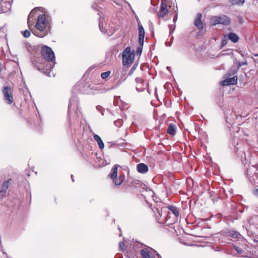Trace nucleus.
<instances>
[{"instance_id": "3", "label": "nucleus", "mask_w": 258, "mask_h": 258, "mask_svg": "<svg viewBox=\"0 0 258 258\" xmlns=\"http://www.w3.org/2000/svg\"><path fill=\"white\" fill-rule=\"evenodd\" d=\"M135 52H131L130 47H127L122 52V64L127 65L132 64L134 60Z\"/></svg>"}, {"instance_id": "18", "label": "nucleus", "mask_w": 258, "mask_h": 258, "mask_svg": "<svg viewBox=\"0 0 258 258\" xmlns=\"http://www.w3.org/2000/svg\"><path fill=\"white\" fill-rule=\"evenodd\" d=\"M167 208L172 212L176 217L179 216V210L177 207L173 206H169Z\"/></svg>"}, {"instance_id": "23", "label": "nucleus", "mask_w": 258, "mask_h": 258, "mask_svg": "<svg viewBox=\"0 0 258 258\" xmlns=\"http://www.w3.org/2000/svg\"><path fill=\"white\" fill-rule=\"evenodd\" d=\"M141 185H142V182L137 179H134L132 181H131L130 183L131 186H136V187L140 186H141Z\"/></svg>"}, {"instance_id": "15", "label": "nucleus", "mask_w": 258, "mask_h": 258, "mask_svg": "<svg viewBox=\"0 0 258 258\" xmlns=\"http://www.w3.org/2000/svg\"><path fill=\"white\" fill-rule=\"evenodd\" d=\"M226 37H227L228 39L231 40L234 43L237 42L239 40V37L238 36L234 33H229L227 34V36H226Z\"/></svg>"}, {"instance_id": "37", "label": "nucleus", "mask_w": 258, "mask_h": 258, "mask_svg": "<svg viewBox=\"0 0 258 258\" xmlns=\"http://www.w3.org/2000/svg\"><path fill=\"white\" fill-rule=\"evenodd\" d=\"M254 168H255L257 170H258V163L256 165L252 166Z\"/></svg>"}, {"instance_id": "6", "label": "nucleus", "mask_w": 258, "mask_h": 258, "mask_svg": "<svg viewBox=\"0 0 258 258\" xmlns=\"http://www.w3.org/2000/svg\"><path fill=\"white\" fill-rule=\"evenodd\" d=\"M3 92L6 103L8 104H12L13 102V97L11 88L8 86H5Z\"/></svg>"}, {"instance_id": "1", "label": "nucleus", "mask_w": 258, "mask_h": 258, "mask_svg": "<svg viewBox=\"0 0 258 258\" xmlns=\"http://www.w3.org/2000/svg\"><path fill=\"white\" fill-rule=\"evenodd\" d=\"M34 68L48 76L55 63V55L51 48L44 46L41 48V56H39L33 60Z\"/></svg>"}, {"instance_id": "33", "label": "nucleus", "mask_w": 258, "mask_h": 258, "mask_svg": "<svg viewBox=\"0 0 258 258\" xmlns=\"http://www.w3.org/2000/svg\"><path fill=\"white\" fill-rule=\"evenodd\" d=\"M136 68V66H134L131 70L128 75H132V74L133 73V72L135 71V69Z\"/></svg>"}, {"instance_id": "38", "label": "nucleus", "mask_w": 258, "mask_h": 258, "mask_svg": "<svg viewBox=\"0 0 258 258\" xmlns=\"http://www.w3.org/2000/svg\"><path fill=\"white\" fill-rule=\"evenodd\" d=\"M254 194H255V195H256V196H258V188L256 189V190H255Z\"/></svg>"}, {"instance_id": "17", "label": "nucleus", "mask_w": 258, "mask_h": 258, "mask_svg": "<svg viewBox=\"0 0 258 258\" xmlns=\"http://www.w3.org/2000/svg\"><path fill=\"white\" fill-rule=\"evenodd\" d=\"M94 138L95 140L97 142L99 148L101 149H103L104 145L103 141H102L101 138L97 135H95L94 136Z\"/></svg>"}, {"instance_id": "20", "label": "nucleus", "mask_w": 258, "mask_h": 258, "mask_svg": "<svg viewBox=\"0 0 258 258\" xmlns=\"http://www.w3.org/2000/svg\"><path fill=\"white\" fill-rule=\"evenodd\" d=\"M113 183L116 185H120L123 181V178L121 176L116 177L114 178H112Z\"/></svg>"}, {"instance_id": "24", "label": "nucleus", "mask_w": 258, "mask_h": 258, "mask_svg": "<svg viewBox=\"0 0 258 258\" xmlns=\"http://www.w3.org/2000/svg\"><path fill=\"white\" fill-rule=\"evenodd\" d=\"M126 256L128 258H137L136 256V251L133 250L131 251L127 250Z\"/></svg>"}, {"instance_id": "40", "label": "nucleus", "mask_w": 258, "mask_h": 258, "mask_svg": "<svg viewBox=\"0 0 258 258\" xmlns=\"http://www.w3.org/2000/svg\"><path fill=\"white\" fill-rule=\"evenodd\" d=\"M71 178H72V181L74 182V178H73V175H71Z\"/></svg>"}, {"instance_id": "36", "label": "nucleus", "mask_w": 258, "mask_h": 258, "mask_svg": "<svg viewBox=\"0 0 258 258\" xmlns=\"http://www.w3.org/2000/svg\"><path fill=\"white\" fill-rule=\"evenodd\" d=\"M99 28H100V30L103 32V27L101 26V24L100 23H99Z\"/></svg>"}, {"instance_id": "30", "label": "nucleus", "mask_w": 258, "mask_h": 258, "mask_svg": "<svg viewBox=\"0 0 258 258\" xmlns=\"http://www.w3.org/2000/svg\"><path fill=\"white\" fill-rule=\"evenodd\" d=\"M247 61H244V62H237V68L239 69L241 66L247 65Z\"/></svg>"}, {"instance_id": "28", "label": "nucleus", "mask_w": 258, "mask_h": 258, "mask_svg": "<svg viewBox=\"0 0 258 258\" xmlns=\"http://www.w3.org/2000/svg\"><path fill=\"white\" fill-rule=\"evenodd\" d=\"M22 33L23 35L25 38H28L30 36V32L29 30H26Z\"/></svg>"}, {"instance_id": "35", "label": "nucleus", "mask_w": 258, "mask_h": 258, "mask_svg": "<svg viewBox=\"0 0 258 258\" xmlns=\"http://www.w3.org/2000/svg\"><path fill=\"white\" fill-rule=\"evenodd\" d=\"M226 44V40H223L221 42L222 46H223Z\"/></svg>"}, {"instance_id": "29", "label": "nucleus", "mask_w": 258, "mask_h": 258, "mask_svg": "<svg viewBox=\"0 0 258 258\" xmlns=\"http://www.w3.org/2000/svg\"><path fill=\"white\" fill-rule=\"evenodd\" d=\"M122 120H117L114 122V123L115 126L117 127H120L122 125Z\"/></svg>"}, {"instance_id": "31", "label": "nucleus", "mask_w": 258, "mask_h": 258, "mask_svg": "<svg viewBox=\"0 0 258 258\" xmlns=\"http://www.w3.org/2000/svg\"><path fill=\"white\" fill-rule=\"evenodd\" d=\"M144 37H139V42L140 45V46L143 47V45L144 44Z\"/></svg>"}, {"instance_id": "5", "label": "nucleus", "mask_w": 258, "mask_h": 258, "mask_svg": "<svg viewBox=\"0 0 258 258\" xmlns=\"http://www.w3.org/2000/svg\"><path fill=\"white\" fill-rule=\"evenodd\" d=\"M211 20L212 22L213 25H215L218 24L228 25L230 22V19L225 15H223L220 17L213 16L211 18Z\"/></svg>"}, {"instance_id": "21", "label": "nucleus", "mask_w": 258, "mask_h": 258, "mask_svg": "<svg viewBox=\"0 0 258 258\" xmlns=\"http://www.w3.org/2000/svg\"><path fill=\"white\" fill-rule=\"evenodd\" d=\"M167 133L171 135H174L175 134V129L174 125L170 124L168 126Z\"/></svg>"}, {"instance_id": "2", "label": "nucleus", "mask_w": 258, "mask_h": 258, "mask_svg": "<svg viewBox=\"0 0 258 258\" xmlns=\"http://www.w3.org/2000/svg\"><path fill=\"white\" fill-rule=\"evenodd\" d=\"M35 9H33L29 14L27 19L28 25L29 28L35 36L39 37H43L47 34V30H46V28L48 25V21L46 18V16L44 14H43L38 16L35 27L39 31H37L35 30H33L32 28L34 27L33 26V15L35 13Z\"/></svg>"}, {"instance_id": "16", "label": "nucleus", "mask_w": 258, "mask_h": 258, "mask_svg": "<svg viewBox=\"0 0 258 258\" xmlns=\"http://www.w3.org/2000/svg\"><path fill=\"white\" fill-rule=\"evenodd\" d=\"M233 248L234 249L237 251V254L241 256H245V251L242 249V248L237 246L235 245H233Z\"/></svg>"}, {"instance_id": "7", "label": "nucleus", "mask_w": 258, "mask_h": 258, "mask_svg": "<svg viewBox=\"0 0 258 258\" xmlns=\"http://www.w3.org/2000/svg\"><path fill=\"white\" fill-rule=\"evenodd\" d=\"M136 82V90L138 92H143L145 90L146 85L143 79L140 77H137L135 79Z\"/></svg>"}, {"instance_id": "8", "label": "nucleus", "mask_w": 258, "mask_h": 258, "mask_svg": "<svg viewBox=\"0 0 258 258\" xmlns=\"http://www.w3.org/2000/svg\"><path fill=\"white\" fill-rule=\"evenodd\" d=\"M167 4L166 2L162 1L160 4V10L158 13V17L163 18L167 14L168 10L167 9Z\"/></svg>"}, {"instance_id": "39", "label": "nucleus", "mask_w": 258, "mask_h": 258, "mask_svg": "<svg viewBox=\"0 0 258 258\" xmlns=\"http://www.w3.org/2000/svg\"><path fill=\"white\" fill-rule=\"evenodd\" d=\"M177 19V15H176V16H175V17H174V18H173V21H174V22H175V21H176Z\"/></svg>"}, {"instance_id": "14", "label": "nucleus", "mask_w": 258, "mask_h": 258, "mask_svg": "<svg viewBox=\"0 0 258 258\" xmlns=\"http://www.w3.org/2000/svg\"><path fill=\"white\" fill-rule=\"evenodd\" d=\"M10 182L9 180L4 181L2 186V189L0 190V197H3L6 193L7 189L9 186Z\"/></svg>"}, {"instance_id": "11", "label": "nucleus", "mask_w": 258, "mask_h": 258, "mask_svg": "<svg viewBox=\"0 0 258 258\" xmlns=\"http://www.w3.org/2000/svg\"><path fill=\"white\" fill-rule=\"evenodd\" d=\"M202 14L198 13L197 15V18L194 21L195 25L200 30H202L203 28V23L201 20Z\"/></svg>"}, {"instance_id": "12", "label": "nucleus", "mask_w": 258, "mask_h": 258, "mask_svg": "<svg viewBox=\"0 0 258 258\" xmlns=\"http://www.w3.org/2000/svg\"><path fill=\"white\" fill-rule=\"evenodd\" d=\"M137 170L139 173L141 174H145L148 171L149 168L146 164L141 163L137 165Z\"/></svg>"}, {"instance_id": "19", "label": "nucleus", "mask_w": 258, "mask_h": 258, "mask_svg": "<svg viewBox=\"0 0 258 258\" xmlns=\"http://www.w3.org/2000/svg\"><path fill=\"white\" fill-rule=\"evenodd\" d=\"M117 169H118V165H115L113 167V168L112 169V171H111V173L110 174V178L111 179L114 178L115 177H117Z\"/></svg>"}, {"instance_id": "4", "label": "nucleus", "mask_w": 258, "mask_h": 258, "mask_svg": "<svg viewBox=\"0 0 258 258\" xmlns=\"http://www.w3.org/2000/svg\"><path fill=\"white\" fill-rule=\"evenodd\" d=\"M141 254L143 258H155L156 255L160 256L155 250L149 247L142 249Z\"/></svg>"}, {"instance_id": "10", "label": "nucleus", "mask_w": 258, "mask_h": 258, "mask_svg": "<svg viewBox=\"0 0 258 258\" xmlns=\"http://www.w3.org/2000/svg\"><path fill=\"white\" fill-rule=\"evenodd\" d=\"M0 5L3 13H6L11 9V3L10 1L0 0Z\"/></svg>"}, {"instance_id": "41", "label": "nucleus", "mask_w": 258, "mask_h": 258, "mask_svg": "<svg viewBox=\"0 0 258 258\" xmlns=\"http://www.w3.org/2000/svg\"><path fill=\"white\" fill-rule=\"evenodd\" d=\"M255 56H258V53L254 55Z\"/></svg>"}, {"instance_id": "34", "label": "nucleus", "mask_w": 258, "mask_h": 258, "mask_svg": "<svg viewBox=\"0 0 258 258\" xmlns=\"http://www.w3.org/2000/svg\"><path fill=\"white\" fill-rule=\"evenodd\" d=\"M142 47H142V46L138 47L137 50V53H140V54L141 53L142 51V48H143Z\"/></svg>"}, {"instance_id": "13", "label": "nucleus", "mask_w": 258, "mask_h": 258, "mask_svg": "<svg viewBox=\"0 0 258 258\" xmlns=\"http://www.w3.org/2000/svg\"><path fill=\"white\" fill-rule=\"evenodd\" d=\"M226 236L234 239H238L241 236V234L238 232L234 230H229L226 232Z\"/></svg>"}, {"instance_id": "27", "label": "nucleus", "mask_w": 258, "mask_h": 258, "mask_svg": "<svg viewBox=\"0 0 258 258\" xmlns=\"http://www.w3.org/2000/svg\"><path fill=\"white\" fill-rule=\"evenodd\" d=\"M244 0H232V4H243Z\"/></svg>"}, {"instance_id": "9", "label": "nucleus", "mask_w": 258, "mask_h": 258, "mask_svg": "<svg viewBox=\"0 0 258 258\" xmlns=\"http://www.w3.org/2000/svg\"><path fill=\"white\" fill-rule=\"evenodd\" d=\"M238 78L235 76L232 78L226 79L221 82L222 86H227L229 85H235L237 83Z\"/></svg>"}, {"instance_id": "25", "label": "nucleus", "mask_w": 258, "mask_h": 258, "mask_svg": "<svg viewBox=\"0 0 258 258\" xmlns=\"http://www.w3.org/2000/svg\"><path fill=\"white\" fill-rule=\"evenodd\" d=\"M110 74V71H107L104 73H102L101 74V77L103 79H106Z\"/></svg>"}, {"instance_id": "22", "label": "nucleus", "mask_w": 258, "mask_h": 258, "mask_svg": "<svg viewBox=\"0 0 258 258\" xmlns=\"http://www.w3.org/2000/svg\"><path fill=\"white\" fill-rule=\"evenodd\" d=\"M139 30V37H145V31L143 26L141 24L138 23Z\"/></svg>"}, {"instance_id": "26", "label": "nucleus", "mask_w": 258, "mask_h": 258, "mask_svg": "<svg viewBox=\"0 0 258 258\" xmlns=\"http://www.w3.org/2000/svg\"><path fill=\"white\" fill-rule=\"evenodd\" d=\"M75 99L77 100L76 98H74V97H72V98H71L70 99V102H69V106H68V113H69L70 112L71 108L72 107V104H73V101H74Z\"/></svg>"}, {"instance_id": "32", "label": "nucleus", "mask_w": 258, "mask_h": 258, "mask_svg": "<svg viewBox=\"0 0 258 258\" xmlns=\"http://www.w3.org/2000/svg\"><path fill=\"white\" fill-rule=\"evenodd\" d=\"M119 247L120 250H124V243L123 242H120L119 243Z\"/></svg>"}]
</instances>
